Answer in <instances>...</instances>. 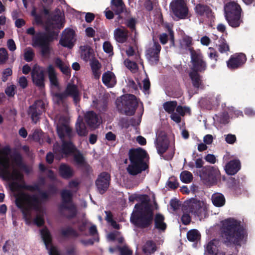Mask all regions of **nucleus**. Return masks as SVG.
Returning <instances> with one entry per match:
<instances>
[{
	"label": "nucleus",
	"mask_w": 255,
	"mask_h": 255,
	"mask_svg": "<svg viewBox=\"0 0 255 255\" xmlns=\"http://www.w3.org/2000/svg\"><path fill=\"white\" fill-rule=\"evenodd\" d=\"M60 175L64 179H69L74 175L73 169L68 164L62 163L59 168Z\"/></svg>",
	"instance_id": "obj_30"
},
{
	"label": "nucleus",
	"mask_w": 255,
	"mask_h": 255,
	"mask_svg": "<svg viewBox=\"0 0 255 255\" xmlns=\"http://www.w3.org/2000/svg\"><path fill=\"white\" fill-rule=\"evenodd\" d=\"M241 168V163L239 159H233L229 161L225 165L226 173L230 175L236 174Z\"/></svg>",
	"instance_id": "obj_23"
},
{
	"label": "nucleus",
	"mask_w": 255,
	"mask_h": 255,
	"mask_svg": "<svg viewBox=\"0 0 255 255\" xmlns=\"http://www.w3.org/2000/svg\"><path fill=\"white\" fill-rule=\"evenodd\" d=\"M181 220L183 224L187 225L190 224L191 218L189 214L184 213L182 216Z\"/></svg>",
	"instance_id": "obj_61"
},
{
	"label": "nucleus",
	"mask_w": 255,
	"mask_h": 255,
	"mask_svg": "<svg viewBox=\"0 0 255 255\" xmlns=\"http://www.w3.org/2000/svg\"><path fill=\"white\" fill-rule=\"evenodd\" d=\"M216 44L218 46V50L222 53L226 52L229 50V47L225 40L223 38H221L219 40V43H216Z\"/></svg>",
	"instance_id": "obj_47"
},
{
	"label": "nucleus",
	"mask_w": 255,
	"mask_h": 255,
	"mask_svg": "<svg viewBox=\"0 0 255 255\" xmlns=\"http://www.w3.org/2000/svg\"><path fill=\"white\" fill-rule=\"evenodd\" d=\"M110 182V174L107 172H101L95 181V185L98 192L101 194H104L108 190Z\"/></svg>",
	"instance_id": "obj_11"
},
{
	"label": "nucleus",
	"mask_w": 255,
	"mask_h": 255,
	"mask_svg": "<svg viewBox=\"0 0 255 255\" xmlns=\"http://www.w3.org/2000/svg\"><path fill=\"white\" fill-rule=\"evenodd\" d=\"M220 232L223 243L227 246H241L246 235L241 222L233 218H228L222 221Z\"/></svg>",
	"instance_id": "obj_4"
},
{
	"label": "nucleus",
	"mask_w": 255,
	"mask_h": 255,
	"mask_svg": "<svg viewBox=\"0 0 255 255\" xmlns=\"http://www.w3.org/2000/svg\"><path fill=\"white\" fill-rule=\"evenodd\" d=\"M161 50L160 44L154 42L149 45L146 51V56L151 64L157 63L159 60V54Z\"/></svg>",
	"instance_id": "obj_17"
},
{
	"label": "nucleus",
	"mask_w": 255,
	"mask_h": 255,
	"mask_svg": "<svg viewBox=\"0 0 255 255\" xmlns=\"http://www.w3.org/2000/svg\"><path fill=\"white\" fill-rule=\"evenodd\" d=\"M164 221V217L163 215L160 213L156 214L154 219L155 228L159 230L165 231L167 226Z\"/></svg>",
	"instance_id": "obj_35"
},
{
	"label": "nucleus",
	"mask_w": 255,
	"mask_h": 255,
	"mask_svg": "<svg viewBox=\"0 0 255 255\" xmlns=\"http://www.w3.org/2000/svg\"><path fill=\"white\" fill-rule=\"evenodd\" d=\"M139 200L141 203L135 205V210L131 214L130 221L138 228H148L152 225L153 221V211L149 204V200L147 195H140Z\"/></svg>",
	"instance_id": "obj_3"
},
{
	"label": "nucleus",
	"mask_w": 255,
	"mask_h": 255,
	"mask_svg": "<svg viewBox=\"0 0 255 255\" xmlns=\"http://www.w3.org/2000/svg\"><path fill=\"white\" fill-rule=\"evenodd\" d=\"M31 77L33 83L37 86L42 88L44 86V69L37 64H35L31 70Z\"/></svg>",
	"instance_id": "obj_16"
},
{
	"label": "nucleus",
	"mask_w": 255,
	"mask_h": 255,
	"mask_svg": "<svg viewBox=\"0 0 255 255\" xmlns=\"http://www.w3.org/2000/svg\"><path fill=\"white\" fill-rule=\"evenodd\" d=\"M225 140L229 144H234L236 141V136L234 134H228L225 137Z\"/></svg>",
	"instance_id": "obj_64"
},
{
	"label": "nucleus",
	"mask_w": 255,
	"mask_h": 255,
	"mask_svg": "<svg viewBox=\"0 0 255 255\" xmlns=\"http://www.w3.org/2000/svg\"><path fill=\"white\" fill-rule=\"evenodd\" d=\"M81 56L85 61H88L91 56V49L89 46H84L81 47Z\"/></svg>",
	"instance_id": "obj_48"
},
{
	"label": "nucleus",
	"mask_w": 255,
	"mask_h": 255,
	"mask_svg": "<svg viewBox=\"0 0 255 255\" xmlns=\"http://www.w3.org/2000/svg\"><path fill=\"white\" fill-rule=\"evenodd\" d=\"M180 178L183 182L188 183L192 180L193 175L189 171H183L181 173Z\"/></svg>",
	"instance_id": "obj_45"
},
{
	"label": "nucleus",
	"mask_w": 255,
	"mask_h": 255,
	"mask_svg": "<svg viewBox=\"0 0 255 255\" xmlns=\"http://www.w3.org/2000/svg\"><path fill=\"white\" fill-rule=\"evenodd\" d=\"M41 238L47 249L51 245L52 242V236L48 229L45 227L40 231Z\"/></svg>",
	"instance_id": "obj_34"
},
{
	"label": "nucleus",
	"mask_w": 255,
	"mask_h": 255,
	"mask_svg": "<svg viewBox=\"0 0 255 255\" xmlns=\"http://www.w3.org/2000/svg\"><path fill=\"white\" fill-rule=\"evenodd\" d=\"M16 89V87L14 85H8L5 90V93L7 96L13 97L15 94Z\"/></svg>",
	"instance_id": "obj_54"
},
{
	"label": "nucleus",
	"mask_w": 255,
	"mask_h": 255,
	"mask_svg": "<svg viewBox=\"0 0 255 255\" xmlns=\"http://www.w3.org/2000/svg\"><path fill=\"white\" fill-rule=\"evenodd\" d=\"M246 56L244 54L239 53L232 56L227 62L228 67L231 70L237 69L246 61Z\"/></svg>",
	"instance_id": "obj_18"
},
{
	"label": "nucleus",
	"mask_w": 255,
	"mask_h": 255,
	"mask_svg": "<svg viewBox=\"0 0 255 255\" xmlns=\"http://www.w3.org/2000/svg\"><path fill=\"white\" fill-rule=\"evenodd\" d=\"M75 41L74 31L70 28L65 29L60 40V44L64 47L71 48L74 44Z\"/></svg>",
	"instance_id": "obj_19"
},
{
	"label": "nucleus",
	"mask_w": 255,
	"mask_h": 255,
	"mask_svg": "<svg viewBox=\"0 0 255 255\" xmlns=\"http://www.w3.org/2000/svg\"><path fill=\"white\" fill-rule=\"evenodd\" d=\"M164 110L169 114H170L171 119L176 123H179L181 119L176 113L174 112L177 107L176 101H169L164 103L163 105Z\"/></svg>",
	"instance_id": "obj_20"
},
{
	"label": "nucleus",
	"mask_w": 255,
	"mask_h": 255,
	"mask_svg": "<svg viewBox=\"0 0 255 255\" xmlns=\"http://www.w3.org/2000/svg\"><path fill=\"white\" fill-rule=\"evenodd\" d=\"M103 49L104 51L108 53L113 52V46L110 42L106 41L103 43Z\"/></svg>",
	"instance_id": "obj_62"
},
{
	"label": "nucleus",
	"mask_w": 255,
	"mask_h": 255,
	"mask_svg": "<svg viewBox=\"0 0 255 255\" xmlns=\"http://www.w3.org/2000/svg\"><path fill=\"white\" fill-rule=\"evenodd\" d=\"M112 9L117 14L123 12L125 8V6L122 0H112Z\"/></svg>",
	"instance_id": "obj_38"
},
{
	"label": "nucleus",
	"mask_w": 255,
	"mask_h": 255,
	"mask_svg": "<svg viewBox=\"0 0 255 255\" xmlns=\"http://www.w3.org/2000/svg\"><path fill=\"white\" fill-rule=\"evenodd\" d=\"M170 6L174 15L179 19H185L187 17L188 8L184 0H173Z\"/></svg>",
	"instance_id": "obj_10"
},
{
	"label": "nucleus",
	"mask_w": 255,
	"mask_h": 255,
	"mask_svg": "<svg viewBox=\"0 0 255 255\" xmlns=\"http://www.w3.org/2000/svg\"><path fill=\"white\" fill-rule=\"evenodd\" d=\"M72 155L75 165L88 172L91 168L90 166L87 163L85 158L80 151L77 149Z\"/></svg>",
	"instance_id": "obj_21"
},
{
	"label": "nucleus",
	"mask_w": 255,
	"mask_h": 255,
	"mask_svg": "<svg viewBox=\"0 0 255 255\" xmlns=\"http://www.w3.org/2000/svg\"><path fill=\"white\" fill-rule=\"evenodd\" d=\"M12 160L18 167L26 172H28V167L27 165L23 163L22 157L19 152H15L13 154Z\"/></svg>",
	"instance_id": "obj_36"
},
{
	"label": "nucleus",
	"mask_w": 255,
	"mask_h": 255,
	"mask_svg": "<svg viewBox=\"0 0 255 255\" xmlns=\"http://www.w3.org/2000/svg\"><path fill=\"white\" fill-rule=\"evenodd\" d=\"M190 108L186 106H178L176 109V112L180 118L184 116L186 114H190Z\"/></svg>",
	"instance_id": "obj_46"
},
{
	"label": "nucleus",
	"mask_w": 255,
	"mask_h": 255,
	"mask_svg": "<svg viewBox=\"0 0 255 255\" xmlns=\"http://www.w3.org/2000/svg\"><path fill=\"white\" fill-rule=\"evenodd\" d=\"M69 121L67 118L61 117L59 119L57 128H69Z\"/></svg>",
	"instance_id": "obj_53"
},
{
	"label": "nucleus",
	"mask_w": 255,
	"mask_h": 255,
	"mask_svg": "<svg viewBox=\"0 0 255 255\" xmlns=\"http://www.w3.org/2000/svg\"><path fill=\"white\" fill-rule=\"evenodd\" d=\"M117 248L120 252V255H132V251L128 249L127 246H118Z\"/></svg>",
	"instance_id": "obj_55"
},
{
	"label": "nucleus",
	"mask_w": 255,
	"mask_h": 255,
	"mask_svg": "<svg viewBox=\"0 0 255 255\" xmlns=\"http://www.w3.org/2000/svg\"><path fill=\"white\" fill-rule=\"evenodd\" d=\"M60 234L64 238H68L70 236L77 238L79 236L77 232L71 227H68L65 229H61Z\"/></svg>",
	"instance_id": "obj_40"
},
{
	"label": "nucleus",
	"mask_w": 255,
	"mask_h": 255,
	"mask_svg": "<svg viewBox=\"0 0 255 255\" xmlns=\"http://www.w3.org/2000/svg\"><path fill=\"white\" fill-rule=\"evenodd\" d=\"M196 13L200 16L209 17L211 15V10L206 5L198 4L195 7Z\"/></svg>",
	"instance_id": "obj_33"
},
{
	"label": "nucleus",
	"mask_w": 255,
	"mask_h": 255,
	"mask_svg": "<svg viewBox=\"0 0 255 255\" xmlns=\"http://www.w3.org/2000/svg\"><path fill=\"white\" fill-rule=\"evenodd\" d=\"M200 237V235L197 230L192 229L187 233V238L190 242L197 241Z\"/></svg>",
	"instance_id": "obj_43"
},
{
	"label": "nucleus",
	"mask_w": 255,
	"mask_h": 255,
	"mask_svg": "<svg viewBox=\"0 0 255 255\" xmlns=\"http://www.w3.org/2000/svg\"><path fill=\"white\" fill-rule=\"evenodd\" d=\"M34 222L38 227H41L44 224V220L42 216L37 215L35 218Z\"/></svg>",
	"instance_id": "obj_63"
},
{
	"label": "nucleus",
	"mask_w": 255,
	"mask_h": 255,
	"mask_svg": "<svg viewBox=\"0 0 255 255\" xmlns=\"http://www.w3.org/2000/svg\"><path fill=\"white\" fill-rule=\"evenodd\" d=\"M219 171L213 166L203 167L200 176L202 179L209 184H213L217 181V177Z\"/></svg>",
	"instance_id": "obj_12"
},
{
	"label": "nucleus",
	"mask_w": 255,
	"mask_h": 255,
	"mask_svg": "<svg viewBox=\"0 0 255 255\" xmlns=\"http://www.w3.org/2000/svg\"><path fill=\"white\" fill-rule=\"evenodd\" d=\"M61 145V152L65 155H71L78 149L73 143L71 141H66L63 139Z\"/></svg>",
	"instance_id": "obj_24"
},
{
	"label": "nucleus",
	"mask_w": 255,
	"mask_h": 255,
	"mask_svg": "<svg viewBox=\"0 0 255 255\" xmlns=\"http://www.w3.org/2000/svg\"><path fill=\"white\" fill-rule=\"evenodd\" d=\"M155 144L157 153L160 156H162L168 149L169 145V140L165 128L157 129Z\"/></svg>",
	"instance_id": "obj_9"
},
{
	"label": "nucleus",
	"mask_w": 255,
	"mask_h": 255,
	"mask_svg": "<svg viewBox=\"0 0 255 255\" xmlns=\"http://www.w3.org/2000/svg\"><path fill=\"white\" fill-rule=\"evenodd\" d=\"M9 160L7 158H3V161L0 160V177L5 180L13 181L9 184L12 191L25 189L31 192L38 191L39 193L40 199L35 195H30L24 193H21L16 196L15 204L20 209L24 218H26L29 215L31 209L39 210L41 202L49 200L52 196L58 193L57 188L53 184L48 186L47 191L41 190L38 184H25L23 175L15 168L11 172L9 170Z\"/></svg>",
	"instance_id": "obj_1"
},
{
	"label": "nucleus",
	"mask_w": 255,
	"mask_h": 255,
	"mask_svg": "<svg viewBox=\"0 0 255 255\" xmlns=\"http://www.w3.org/2000/svg\"><path fill=\"white\" fill-rule=\"evenodd\" d=\"M102 81L104 84L109 88L113 87L117 83L116 76L111 71H107L103 74Z\"/></svg>",
	"instance_id": "obj_25"
},
{
	"label": "nucleus",
	"mask_w": 255,
	"mask_h": 255,
	"mask_svg": "<svg viewBox=\"0 0 255 255\" xmlns=\"http://www.w3.org/2000/svg\"><path fill=\"white\" fill-rule=\"evenodd\" d=\"M62 203L59 206V209L61 213L64 210H67L68 214L65 217L68 220L75 218L78 214L76 206L73 202V194L68 190H63L61 193Z\"/></svg>",
	"instance_id": "obj_7"
},
{
	"label": "nucleus",
	"mask_w": 255,
	"mask_h": 255,
	"mask_svg": "<svg viewBox=\"0 0 255 255\" xmlns=\"http://www.w3.org/2000/svg\"><path fill=\"white\" fill-rule=\"evenodd\" d=\"M225 16L229 25L237 27L242 22L241 19L242 9L236 2L227 3L224 6Z\"/></svg>",
	"instance_id": "obj_6"
},
{
	"label": "nucleus",
	"mask_w": 255,
	"mask_h": 255,
	"mask_svg": "<svg viewBox=\"0 0 255 255\" xmlns=\"http://www.w3.org/2000/svg\"><path fill=\"white\" fill-rule=\"evenodd\" d=\"M220 242L218 240L213 239L206 245L205 254L206 255H220Z\"/></svg>",
	"instance_id": "obj_22"
},
{
	"label": "nucleus",
	"mask_w": 255,
	"mask_h": 255,
	"mask_svg": "<svg viewBox=\"0 0 255 255\" xmlns=\"http://www.w3.org/2000/svg\"><path fill=\"white\" fill-rule=\"evenodd\" d=\"M124 63L125 66L131 72H135L137 71V66L135 62L127 59L125 61Z\"/></svg>",
	"instance_id": "obj_51"
},
{
	"label": "nucleus",
	"mask_w": 255,
	"mask_h": 255,
	"mask_svg": "<svg viewBox=\"0 0 255 255\" xmlns=\"http://www.w3.org/2000/svg\"><path fill=\"white\" fill-rule=\"evenodd\" d=\"M18 85L22 89H25L28 85L27 80L24 76L20 77L17 80Z\"/></svg>",
	"instance_id": "obj_58"
},
{
	"label": "nucleus",
	"mask_w": 255,
	"mask_h": 255,
	"mask_svg": "<svg viewBox=\"0 0 255 255\" xmlns=\"http://www.w3.org/2000/svg\"><path fill=\"white\" fill-rule=\"evenodd\" d=\"M63 94L65 96L72 97L75 103L79 101V92L77 87L74 84L69 83Z\"/></svg>",
	"instance_id": "obj_27"
},
{
	"label": "nucleus",
	"mask_w": 255,
	"mask_h": 255,
	"mask_svg": "<svg viewBox=\"0 0 255 255\" xmlns=\"http://www.w3.org/2000/svg\"><path fill=\"white\" fill-rule=\"evenodd\" d=\"M167 185L169 188L174 190L178 188L179 183L177 180L174 178H171L167 181Z\"/></svg>",
	"instance_id": "obj_57"
},
{
	"label": "nucleus",
	"mask_w": 255,
	"mask_h": 255,
	"mask_svg": "<svg viewBox=\"0 0 255 255\" xmlns=\"http://www.w3.org/2000/svg\"><path fill=\"white\" fill-rule=\"evenodd\" d=\"M118 108L128 116L132 115L137 107L138 101L133 95L127 94L121 97V100L116 101Z\"/></svg>",
	"instance_id": "obj_8"
},
{
	"label": "nucleus",
	"mask_w": 255,
	"mask_h": 255,
	"mask_svg": "<svg viewBox=\"0 0 255 255\" xmlns=\"http://www.w3.org/2000/svg\"><path fill=\"white\" fill-rule=\"evenodd\" d=\"M8 58L7 51L4 48L0 49V63L4 62Z\"/></svg>",
	"instance_id": "obj_60"
},
{
	"label": "nucleus",
	"mask_w": 255,
	"mask_h": 255,
	"mask_svg": "<svg viewBox=\"0 0 255 255\" xmlns=\"http://www.w3.org/2000/svg\"><path fill=\"white\" fill-rule=\"evenodd\" d=\"M64 22V19L62 15H55L51 20L46 22L45 25V32H39L32 37V46L40 47L43 56L49 55L51 51L50 42L56 38L58 35V32L54 30L61 28Z\"/></svg>",
	"instance_id": "obj_2"
},
{
	"label": "nucleus",
	"mask_w": 255,
	"mask_h": 255,
	"mask_svg": "<svg viewBox=\"0 0 255 255\" xmlns=\"http://www.w3.org/2000/svg\"><path fill=\"white\" fill-rule=\"evenodd\" d=\"M85 119L88 125L90 126H95L98 127L102 123L101 117H99L92 111L88 112L85 114Z\"/></svg>",
	"instance_id": "obj_26"
},
{
	"label": "nucleus",
	"mask_w": 255,
	"mask_h": 255,
	"mask_svg": "<svg viewBox=\"0 0 255 255\" xmlns=\"http://www.w3.org/2000/svg\"><path fill=\"white\" fill-rule=\"evenodd\" d=\"M145 247L147 252L150 254L154 253L156 251V246L155 243L151 240L146 241Z\"/></svg>",
	"instance_id": "obj_50"
},
{
	"label": "nucleus",
	"mask_w": 255,
	"mask_h": 255,
	"mask_svg": "<svg viewBox=\"0 0 255 255\" xmlns=\"http://www.w3.org/2000/svg\"><path fill=\"white\" fill-rule=\"evenodd\" d=\"M185 204H186V206H188L189 213L195 216H201L205 211L203 207V203L197 199L191 198L187 200Z\"/></svg>",
	"instance_id": "obj_14"
},
{
	"label": "nucleus",
	"mask_w": 255,
	"mask_h": 255,
	"mask_svg": "<svg viewBox=\"0 0 255 255\" xmlns=\"http://www.w3.org/2000/svg\"><path fill=\"white\" fill-rule=\"evenodd\" d=\"M46 72L52 87L58 88L59 82L57 78V73L55 68L52 65H49L46 68Z\"/></svg>",
	"instance_id": "obj_28"
},
{
	"label": "nucleus",
	"mask_w": 255,
	"mask_h": 255,
	"mask_svg": "<svg viewBox=\"0 0 255 255\" xmlns=\"http://www.w3.org/2000/svg\"><path fill=\"white\" fill-rule=\"evenodd\" d=\"M91 67L93 74L96 79H99L100 77L101 72V64L97 60H93L91 62Z\"/></svg>",
	"instance_id": "obj_39"
},
{
	"label": "nucleus",
	"mask_w": 255,
	"mask_h": 255,
	"mask_svg": "<svg viewBox=\"0 0 255 255\" xmlns=\"http://www.w3.org/2000/svg\"><path fill=\"white\" fill-rule=\"evenodd\" d=\"M34 56V53L32 48H26L24 51V58L27 62H30L32 60Z\"/></svg>",
	"instance_id": "obj_49"
},
{
	"label": "nucleus",
	"mask_w": 255,
	"mask_h": 255,
	"mask_svg": "<svg viewBox=\"0 0 255 255\" xmlns=\"http://www.w3.org/2000/svg\"><path fill=\"white\" fill-rule=\"evenodd\" d=\"M11 149L9 146H4L0 150V160L3 161V158H7V155L10 153Z\"/></svg>",
	"instance_id": "obj_52"
},
{
	"label": "nucleus",
	"mask_w": 255,
	"mask_h": 255,
	"mask_svg": "<svg viewBox=\"0 0 255 255\" xmlns=\"http://www.w3.org/2000/svg\"><path fill=\"white\" fill-rule=\"evenodd\" d=\"M191 58L193 71L202 72L206 70L207 65L200 51H191Z\"/></svg>",
	"instance_id": "obj_13"
},
{
	"label": "nucleus",
	"mask_w": 255,
	"mask_h": 255,
	"mask_svg": "<svg viewBox=\"0 0 255 255\" xmlns=\"http://www.w3.org/2000/svg\"><path fill=\"white\" fill-rule=\"evenodd\" d=\"M193 86L199 88L201 84V79L199 74L196 71H192L189 73Z\"/></svg>",
	"instance_id": "obj_42"
},
{
	"label": "nucleus",
	"mask_w": 255,
	"mask_h": 255,
	"mask_svg": "<svg viewBox=\"0 0 255 255\" xmlns=\"http://www.w3.org/2000/svg\"><path fill=\"white\" fill-rule=\"evenodd\" d=\"M228 112L232 117H238L243 116V112L241 111L236 110L234 107L229 108Z\"/></svg>",
	"instance_id": "obj_59"
},
{
	"label": "nucleus",
	"mask_w": 255,
	"mask_h": 255,
	"mask_svg": "<svg viewBox=\"0 0 255 255\" xmlns=\"http://www.w3.org/2000/svg\"><path fill=\"white\" fill-rule=\"evenodd\" d=\"M192 39L191 37L185 35L182 37L180 42L182 47H189L192 44Z\"/></svg>",
	"instance_id": "obj_56"
},
{
	"label": "nucleus",
	"mask_w": 255,
	"mask_h": 255,
	"mask_svg": "<svg viewBox=\"0 0 255 255\" xmlns=\"http://www.w3.org/2000/svg\"><path fill=\"white\" fill-rule=\"evenodd\" d=\"M55 66L58 67L63 74L69 75L70 74V68L69 64L62 61L59 57H56L54 59Z\"/></svg>",
	"instance_id": "obj_31"
},
{
	"label": "nucleus",
	"mask_w": 255,
	"mask_h": 255,
	"mask_svg": "<svg viewBox=\"0 0 255 255\" xmlns=\"http://www.w3.org/2000/svg\"><path fill=\"white\" fill-rule=\"evenodd\" d=\"M45 103L42 100H37L29 107L28 114L32 121L36 123L39 120L41 114L44 111Z\"/></svg>",
	"instance_id": "obj_15"
},
{
	"label": "nucleus",
	"mask_w": 255,
	"mask_h": 255,
	"mask_svg": "<svg viewBox=\"0 0 255 255\" xmlns=\"http://www.w3.org/2000/svg\"><path fill=\"white\" fill-rule=\"evenodd\" d=\"M212 201L213 205L217 207L223 206L226 202L224 196L220 193H216L212 196Z\"/></svg>",
	"instance_id": "obj_37"
},
{
	"label": "nucleus",
	"mask_w": 255,
	"mask_h": 255,
	"mask_svg": "<svg viewBox=\"0 0 255 255\" xmlns=\"http://www.w3.org/2000/svg\"><path fill=\"white\" fill-rule=\"evenodd\" d=\"M227 184L228 187L233 190L236 194L241 193L242 186L240 184L238 180L231 177L227 180Z\"/></svg>",
	"instance_id": "obj_32"
},
{
	"label": "nucleus",
	"mask_w": 255,
	"mask_h": 255,
	"mask_svg": "<svg viewBox=\"0 0 255 255\" xmlns=\"http://www.w3.org/2000/svg\"><path fill=\"white\" fill-rule=\"evenodd\" d=\"M130 164L127 170L132 176H135L149 168V155L147 151L141 147L132 148L128 151Z\"/></svg>",
	"instance_id": "obj_5"
},
{
	"label": "nucleus",
	"mask_w": 255,
	"mask_h": 255,
	"mask_svg": "<svg viewBox=\"0 0 255 255\" xmlns=\"http://www.w3.org/2000/svg\"><path fill=\"white\" fill-rule=\"evenodd\" d=\"M114 37L117 41L124 43L127 40L128 31L124 27L118 28L114 30Z\"/></svg>",
	"instance_id": "obj_29"
},
{
	"label": "nucleus",
	"mask_w": 255,
	"mask_h": 255,
	"mask_svg": "<svg viewBox=\"0 0 255 255\" xmlns=\"http://www.w3.org/2000/svg\"><path fill=\"white\" fill-rule=\"evenodd\" d=\"M230 114L228 113H224L220 115H216L214 118V120L215 121H217L221 124H226L228 123L229 121V117L228 115Z\"/></svg>",
	"instance_id": "obj_44"
},
{
	"label": "nucleus",
	"mask_w": 255,
	"mask_h": 255,
	"mask_svg": "<svg viewBox=\"0 0 255 255\" xmlns=\"http://www.w3.org/2000/svg\"><path fill=\"white\" fill-rule=\"evenodd\" d=\"M56 129L57 133L61 140L66 137L70 138L73 136L72 128H56Z\"/></svg>",
	"instance_id": "obj_41"
}]
</instances>
